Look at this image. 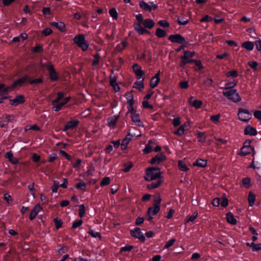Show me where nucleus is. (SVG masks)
<instances>
[{
	"instance_id": "15",
	"label": "nucleus",
	"mask_w": 261,
	"mask_h": 261,
	"mask_svg": "<svg viewBox=\"0 0 261 261\" xmlns=\"http://www.w3.org/2000/svg\"><path fill=\"white\" fill-rule=\"evenodd\" d=\"M244 134L250 136H255L257 134V131L252 126L248 125L245 129Z\"/></svg>"
},
{
	"instance_id": "37",
	"label": "nucleus",
	"mask_w": 261,
	"mask_h": 261,
	"mask_svg": "<svg viewBox=\"0 0 261 261\" xmlns=\"http://www.w3.org/2000/svg\"><path fill=\"white\" fill-rule=\"evenodd\" d=\"M156 35L160 38H163L166 36V33L164 30L158 28L156 30Z\"/></svg>"
},
{
	"instance_id": "2",
	"label": "nucleus",
	"mask_w": 261,
	"mask_h": 261,
	"mask_svg": "<svg viewBox=\"0 0 261 261\" xmlns=\"http://www.w3.org/2000/svg\"><path fill=\"white\" fill-rule=\"evenodd\" d=\"M195 53L194 51H190L188 50H185L184 51V55L181 56L180 66L184 67L186 64L188 63H193L194 60L192 58L195 55Z\"/></svg>"
},
{
	"instance_id": "4",
	"label": "nucleus",
	"mask_w": 261,
	"mask_h": 261,
	"mask_svg": "<svg viewBox=\"0 0 261 261\" xmlns=\"http://www.w3.org/2000/svg\"><path fill=\"white\" fill-rule=\"evenodd\" d=\"M238 115L239 119L244 122L248 121L251 118V114L249 111L242 108L239 109Z\"/></svg>"
},
{
	"instance_id": "34",
	"label": "nucleus",
	"mask_w": 261,
	"mask_h": 261,
	"mask_svg": "<svg viewBox=\"0 0 261 261\" xmlns=\"http://www.w3.org/2000/svg\"><path fill=\"white\" fill-rule=\"evenodd\" d=\"M162 201V199L159 195H156L154 196L153 200V206L154 207H160V203Z\"/></svg>"
},
{
	"instance_id": "40",
	"label": "nucleus",
	"mask_w": 261,
	"mask_h": 261,
	"mask_svg": "<svg viewBox=\"0 0 261 261\" xmlns=\"http://www.w3.org/2000/svg\"><path fill=\"white\" fill-rule=\"evenodd\" d=\"M179 168L184 171H187L189 170V168L186 165L181 161H179L178 164Z\"/></svg>"
},
{
	"instance_id": "47",
	"label": "nucleus",
	"mask_w": 261,
	"mask_h": 261,
	"mask_svg": "<svg viewBox=\"0 0 261 261\" xmlns=\"http://www.w3.org/2000/svg\"><path fill=\"white\" fill-rule=\"evenodd\" d=\"M88 233L93 238L98 237L100 239L101 238L100 233L98 232H94L92 229H90Z\"/></svg>"
},
{
	"instance_id": "58",
	"label": "nucleus",
	"mask_w": 261,
	"mask_h": 261,
	"mask_svg": "<svg viewBox=\"0 0 261 261\" xmlns=\"http://www.w3.org/2000/svg\"><path fill=\"white\" fill-rule=\"evenodd\" d=\"M158 24L162 27L167 28L169 26V23L165 20H160L159 21Z\"/></svg>"
},
{
	"instance_id": "30",
	"label": "nucleus",
	"mask_w": 261,
	"mask_h": 261,
	"mask_svg": "<svg viewBox=\"0 0 261 261\" xmlns=\"http://www.w3.org/2000/svg\"><path fill=\"white\" fill-rule=\"evenodd\" d=\"M11 89V88H10L9 87H6L5 85H4V84H0V92L1 93L2 95L8 94L9 90Z\"/></svg>"
},
{
	"instance_id": "21",
	"label": "nucleus",
	"mask_w": 261,
	"mask_h": 261,
	"mask_svg": "<svg viewBox=\"0 0 261 261\" xmlns=\"http://www.w3.org/2000/svg\"><path fill=\"white\" fill-rule=\"evenodd\" d=\"M163 182V180L159 179L156 182H152L147 185L149 189H153L158 188Z\"/></svg>"
},
{
	"instance_id": "6",
	"label": "nucleus",
	"mask_w": 261,
	"mask_h": 261,
	"mask_svg": "<svg viewBox=\"0 0 261 261\" xmlns=\"http://www.w3.org/2000/svg\"><path fill=\"white\" fill-rule=\"evenodd\" d=\"M14 118L13 115L9 114L3 115L0 119V126L1 127H6L8 123L12 121Z\"/></svg>"
},
{
	"instance_id": "9",
	"label": "nucleus",
	"mask_w": 261,
	"mask_h": 261,
	"mask_svg": "<svg viewBox=\"0 0 261 261\" xmlns=\"http://www.w3.org/2000/svg\"><path fill=\"white\" fill-rule=\"evenodd\" d=\"M166 159V156L162 153L157 154L154 157L152 158L150 161L152 164H159L161 162Z\"/></svg>"
},
{
	"instance_id": "41",
	"label": "nucleus",
	"mask_w": 261,
	"mask_h": 261,
	"mask_svg": "<svg viewBox=\"0 0 261 261\" xmlns=\"http://www.w3.org/2000/svg\"><path fill=\"white\" fill-rule=\"evenodd\" d=\"M126 96H127V102L129 105V106H133L135 101L133 99V95H132L130 93H128L126 94Z\"/></svg>"
},
{
	"instance_id": "60",
	"label": "nucleus",
	"mask_w": 261,
	"mask_h": 261,
	"mask_svg": "<svg viewBox=\"0 0 261 261\" xmlns=\"http://www.w3.org/2000/svg\"><path fill=\"white\" fill-rule=\"evenodd\" d=\"M85 214V206L82 204L80 206L79 209V216L80 218H82Z\"/></svg>"
},
{
	"instance_id": "26",
	"label": "nucleus",
	"mask_w": 261,
	"mask_h": 261,
	"mask_svg": "<svg viewBox=\"0 0 261 261\" xmlns=\"http://www.w3.org/2000/svg\"><path fill=\"white\" fill-rule=\"evenodd\" d=\"M160 210V207H149L147 210V213L151 215H155L157 214Z\"/></svg>"
},
{
	"instance_id": "50",
	"label": "nucleus",
	"mask_w": 261,
	"mask_h": 261,
	"mask_svg": "<svg viewBox=\"0 0 261 261\" xmlns=\"http://www.w3.org/2000/svg\"><path fill=\"white\" fill-rule=\"evenodd\" d=\"M42 81H42V78H38V79H36L32 80H30L29 82L30 84L33 85V84H39L40 83H42Z\"/></svg>"
},
{
	"instance_id": "38",
	"label": "nucleus",
	"mask_w": 261,
	"mask_h": 261,
	"mask_svg": "<svg viewBox=\"0 0 261 261\" xmlns=\"http://www.w3.org/2000/svg\"><path fill=\"white\" fill-rule=\"evenodd\" d=\"M64 93L63 92H58V96L56 98V99L53 101V105H55L57 104L59 101L61 100V99L64 97Z\"/></svg>"
},
{
	"instance_id": "27",
	"label": "nucleus",
	"mask_w": 261,
	"mask_h": 261,
	"mask_svg": "<svg viewBox=\"0 0 261 261\" xmlns=\"http://www.w3.org/2000/svg\"><path fill=\"white\" fill-rule=\"evenodd\" d=\"M132 120L134 122L137 123L138 125L141 126V120L138 114L136 112L133 113L132 115Z\"/></svg>"
},
{
	"instance_id": "11",
	"label": "nucleus",
	"mask_w": 261,
	"mask_h": 261,
	"mask_svg": "<svg viewBox=\"0 0 261 261\" xmlns=\"http://www.w3.org/2000/svg\"><path fill=\"white\" fill-rule=\"evenodd\" d=\"M42 210V207L39 204H37L31 211L30 219L33 220L34 219L38 213Z\"/></svg>"
},
{
	"instance_id": "61",
	"label": "nucleus",
	"mask_w": 261,
	"mask_h": 261,
	"mask_svg": "<svg viewBox=\"0 0 261 261\" xmlns=\"http://www.w3.org/2000/svg\"><path fill=\"white\" fill-rule=\"evenodd\" d=\"M227 76H232L233 77H236L238 76V72L237 70H232L228 72L227 73Z\"/></svg>"
},
{
	"instance_id": "54",
	"label": "nucleus",
	"mask_w": 261,
	"mask_h": 261,
	"mask_svg": "<svg viewBox=\"0 0 261 261\" xmlns=\"http://www.w3.org/2000/svg\"><path fill=\"white\" fill-rule=\"evenodd\" d=\"M133 248H134V247L133 246L126 245L125 247L121 248L120 252H124V251H128V252H129V251H130L132 250V249Z\"/></svg>"
},
{
	"instance_id": "20",
	"label": "nucleus",
	"mask_w": 261,
	"mask_h": 261,
	"mask_svg": "<svg viewBox=\"0 0 261 261\" xmlns=\"http://www.w3.org/2000/svg\"><path fill=\"white\" fill-rule=\"evenodd\" d=\"M191 106L195 107L196 109L199 108L201 105L202 102L200 100H193V97H191L189 100Z\"/></svg>"
},
{
	"instance_id": "57",
	"label": "nucleus",
	"mask_w": 261,
	"mask_h": 261,
	"mask_svg": "<svg viewBox=\"0 0 261 261\" xmlns=\"http://www.w3.org/2000/svg\"><path fill=\"white\" fill-rule=\"evenodd\" d=\"M132 135L130 134H127L125 138L122 140V143L127 145L132 139Z\"/></svg>"
},
{
	"instance_id": "52",
	"label": "nucleus",
	"mask_w": 261,
	"mask_h": 261,
	"mask_svg": "<svg viewBox=\"0 0 261 261\" xmlns=\"http://www.w3.org/2000/svg\"><path fill=\"white\" fill-rule=\"evenodd\" d=\"M175 241L176 240H175V239H171L170 240H169V241H168L166 243V245L164 247V249H167V248H169L170 247H171V246H172L173 245V244L174 243Z\"/></svg>"
},
{
	"instance_id": "51",
	"label": "nucleus",
	"mask_w": 261,
	"mask_h": 261,
	"mask_svg": "<svg viewBox=\"0 0 261 261\" xmlns=\"http://www.w3.org/2000/svg\"><path fill=\"white\" fill-rule=\"evenodd\" d=\"M89 46V44L87 41H85L81 44L79 47H81L83 51L86 50Z\"/></svg>"
},
{
	"instance_id": "12",
	"label": "nucleus",
	"mask_w": 261,
	"mask_h": 261,
	"mask_svg": "<svg viewBox=\"0 0 261 261\" xmlns=\"http://www.w3.org/2000/svg\"><path fill=\"white\" fill-rule=\"evenodd\" d=\"M133 68L135 74L139 76V79L144 74V72L142 70L141 67L138 64H135L133 66Z\"/></svg>"
},
{
	"instance_id": "46",
	"label": "nucleus",
	"mask_w": 261,
	"mask_h": 261,
	"mask_svg": "<svg viewBox=\"0 0 261 261\" xmlns=\"http://www.w3.org/2000/svg\"><path fill=\"white\" fill-rule=\"evenodd\" d=\"M110 182V178L109 177H104L100 183V186L103 187L109 185Z\"/></svg>"
},
{
	"instance_id": "29",
	"label": "nucleus",
	"mask_w": 261,
	"mask_h": 261,
	"mask_svg": "<svg viewBox=\"0 0 261 261\" xmlns=\"http://www.w3.org/2000/svg\"><path fill=\"white\" fill-rule=\"evenodd\" d=\"M207 162L205 160L202 159H197L196 161L193 163L194 166H197L200 167H205L206 166Z\"/></svg>"
},
{
	"instance_id": "63",
	"label": "nucleus",
	"mask_w": 261,
	"mask_h": 261,
	"mask_svg": "<svg viewBox=\"0 0 261 261\" xmlns=\"http://www.w3.org/2000/svg\"><path fill=\"white\" fill-rule=\"evenodd\" d=\"M4 198L5 200H6L9 204L11 203L12 202V199L11 198V196L8 194H5L4 196Z\"/></svg>"
},
{
	"instance_id": "56",
	"label": "nucleus",
	"mask_w": 261,
	"mask_h": 261,
	"mask_svg": "<svg viewBox=\"0 0 261 261\" xmlns=\"http://www.w3.org/2000/svg\"><path fill=\"white\" fill-rule=\"evenodd\" d=\"M220 115L218 114L216 115L212 116L210 118V119L211 121H212L213 122L217 123L219 122V119L220 118Z\"/></svg>"
},
{
	"instance_id": "39",
	"label": "nucleus",
	"mask_w": 261,
	"mask_h": 261,
	"mask_svg": "<svg viewBox=\"0 0 261 261\" xmlns=\"http://www.w3.org/2000/svg\"><path fill=\"white\" fill-rule=\"evenodd\" d=\"M118 119V117H115L114 118L108 119V125L112 127L114 126L116 123Z\"/></svg>"
},
{
	"instance_id": "42",
	"label": "nucleus",
	"mask_w": 261,
	"mask_h": 261,
	"mask_svg": "<svg viewBox=\"0 0 261 261\" xmlns=\"http://www.w3.org/2000/svg\"><path fill=\"white\" fill-rule=\"evenodd\" d=\"M54 221L57 229H59L62 227L63 222L61 219L57 217L54 219Z\"/></svg>"
},
{
	"instance_id": "18",
	"label": "nucleus",
	"mask_w": 261,
	"mask_h": 261,
	"mask_svg": "<svg viewBox=\"0 0 261 261\" xmlns=\"http://www.w3.org/2000/svg\"><path fill=\"white\" fill-rule=\"evenodd\" d=\"M5 157L13 164H17L18 163L17 159L14 158L13 154L11 152H7L5 154Z\"/></svg>"
},
{
	"instance_id": "1",
	"label": "nucleus",
	"mask_w": 261,
	"mask_h": 261,
	"mask_svg": "<svg viewBox=\"0 0 261 261\" xmlns=\"http://www.w3.org/2000/svg\"><path fill=\"white\" fill-rule=\"evenodd\" d=\"M159 170V168L157 167H150L146 169V175L144 178L147 181H151L155 179H160L161 177V173Z\"/></svg>"
},
{
	"instance_id": "36",
	"label": "nucleus",
	"mask_w": 261,
	"mask_h": 261,
	"mask_svg": "<svg viewBox=\"0 0 261 261\" xmlns=\"http://www.w3.org/2000/svg\"><path fill=\"white\" fill-rule=\"evenodd\" d=\"M255 200V195L252 192H249L248 195V202L250 206H252L254 205Z\"/></svg>"
},
{
	"instance_id": "14",
	"label": "nucleus",
	"mask_w": 261,
	"mask_h": 261,
	"mask_svg": "<svg viewBox=\"0 0 261 261\" xmlns=\"http://www.w3.org/2000/svg\"><path fill=\"white\" fill-rule=\"evenodd\" d=\"M24 99L22 95H18L13 99L10 100V103L12 105L17 106L24 102Z\"/></svg>"
},
{
	"instance_id": "59",
	"label": "nucleus",
	"mask_w": 261,
	"mask_h": 261,
	"mask_svg": "<svg viewBox=\"0 0 261 261\" xmlns=\"http://www.w3.org/2000/svg\"><path fill=\"white\" fill-rule=\"evenodd\" d=\"M32 50L34 53H41L43 51V48L40 45H38L36 46L33 48Z\"/></svg>"
},
{
	"instance_id": "17",
	"label": "nucleus",
	"mask_w": 261,
	"mask_h": 261,
	"mask_svg": "<svg viewBox=\"0 0 261 261\" xmlns=\"http://www.w3.org/2000/svg\"><path fill=\"white\" fill-rule=\"evenodd\" d=\"M226 217L227 221L228 223H230L232 225L236 224L237 221L234 218L233 214L229 212V213H227Z\"/></svg>"
},
{
	"instance_id": "32",
	"label": "nucleus",
	"mask_w": 261,
	"mask_h": 261,
	"mask_svg": "<svg viewBox=\"0 0 261 261\" xmlns=\"http://www.w3.org/2000/svg\"><path fill=\"white\" fill-rule=\"evenodd\" d=\"M51 25L55 27L59 30H60L61 31H64L65 25L64 23L62 22H51L50 23Z\"/></svg>"
},
{
	"instance_id": "16",
	"label": "nucleus",
	"mask_w": 261,
	"mask_h": 261,
	"mask_svg": "<svg viewBox=\"0 0 261 261\" xmlns=\"http://www.w3.org/2000/svg\"><path fill=\"white\" fill-rule=\"evenodd\" d=\"M254 151L253 147H242L240 153L241 156H246L251 153V151Z\"/></svg>"
},
{
	"instance_id": "25",
	"label": "nucleus",
	"mask_w": 261,
	"mask_h": 261,
	"mask_svg": "<svg viewBox=\"0 0 261 261\" xmlns=\"http://www.w3.org/2000/svg\"><path fill=\"white\" fill-rule=\"evenodd\" d=\"M196 137L200 142H204L206 138V135L204 132H198L196 133Z\"/></svg>"
},
{
	"instance_id": "28",
	"label": "nucleus",
	"mask_w": 261,
	"mask_h": 261,
	"mask_svg": "<svg viewBox=\"0 0 261 261\" xmlns=\"http://www.w3.org/2000/svg\"><path fill=\"white\" fill-rule=\"evenodd\" d=\"M154 24L153 20L151 19H145L143 22L144 27L149 29L152 28L154 26Z\"/></svg>"
},
{
	"instance_id": "55",
	"label": "nucleus",
	"mask_w": 261,
	"mask_h": 261,
	"mask_svg": "<svg viewBox=\"0 0 261 261\" xmlns=\"http://www.w3.org/2000/svg\"><path fill=\"white\" fill-rule=\"evenodd\" d=\"M83 223V221L82 220H79L77 221H75L72 223V228L75 229L79 226H80Z\"/></svg>"
},
{
	"instance_id": "64",
	"label": "nucleus",
	"mask_w": 261,
	"mask_h": 261,
	"mask_svg": "<svg viewBox=\"0 0 261 261\" xmlns=\"http://www.w3.org/2000/svg\"><path fill=\"white\" fill-rule=\"evenodd\" d=\"M180 124V119L179 117L175 118L173 120V125L175 127H177Z\"/></svg>"
},
{
	"instance_id": "23",
	"label": "nucleus",
	"mask_w": 261,
	"mask_h": 261,
	"mask_svg": "<svg viewBox=\"0 0 261 261\" xmlns=\"http://www.w3.org/2000/svg\"><path fill=\"white\" fill-rule=\"evenodd\" d=\"M242 47L248 50H252L254 48V43L250 41H246L242 44Z\"/></svg>"
},
{
	"instance_id": "45",
	"label": "nucleus",
	"mask_w": 261,
	"mask_h": 261,
	"mask_svg": "<svg viewBox=\"0 0 261 261\" xmlns=\"http://www.w3.org/2000/svg\"><path fill=\"white\" fill-rule=\"evenodd\" d=\"M243 185L247 188H249L250 187V179L248 177H246L243 179L242 180Z\"/></svg>"
},
{
	"instance_id": "49",
	"label": "nucleus",
	"mask_w": 261,
	"mask_h": 261,
	"mask_svg": "<svg viewBox=\"0 0 261 261\" xmlns=\"http://www.w3.org/2000/svg\"><path fill=\"white\" fill-rule=\"evenodd\" d=\"M94 60L93 61L92 64L93 66H96L98 64L99 59L100 58L99 55L98 53H96L94 56Z\"/></svg>"
},
{
	"instance_id": "35",
	"label": "nucleus",
	"mask_w": 261,
	"mask_h": 261,
	"mask_svg": "<svg viewBox=\"0 0 261 261\" xmlns=\"http://www.w3.org/2000/svg\"><path fill=\"white\" fill-rule=\"evenodd\" d=\"M160 82V78L152 77L150 81V85L152 88H155Z\"/></svg>"
},
{
	"instance_id": "8",
	"label": "nucleus",
	"mask_w": 261,
	"mask_h": 261,
	"mask_svg": "<svg viewBox=\"0 0 261 261\" xmlns=\"http://www.w3.org/2000/svg\"><path fill=\"white\" fill-rule=\"evenodd\" d=\"M130 234L134 237L139 239L142 242H144L145 240V237L139 227H136L134 230H131Z\"/></svg>"
},
{
	"instance_id": "10",
	"label": "nucleus",
	"mask_w": 261,
	"mask_h": 261,
	"mask_svg": "<svg viewBox=\"0 0 261 261\" xmlns=\"http://www.w3.org/2000/svg\"><path fill=\"white\" fill-rule=\"evenodd\" d=\"M140 7L144 10L150 12L152 9L155 10L157 9L158 6L156 5L151 3L150 5L144 1H141L139 4Z\"/></svg>"
},
{
	"instance_id": "43",
	"label": "nucleus",
	"mask_w": 261,
	"mask_h": 261,
	"mask_svg": "<svg viewBox=\"0 0 261 261\" xmlns=\"http://www.w3.org/2000/svg\"><path fill=\"white\" fill-rule=\"evenodd\" d=\"M110 15L115 19H117L118 18V14L115 8H112L109 11Z\"/></svg>"
},
{
	"instance_id": "22",
	"label": "nucleus",
	"mask_w": 261,
	"mask_h": 261,
	"mask_svg": "<svg viewBox=\"0 0 261 261\" xmlns=\"http://www.w3.org/2000/svg\"><path fill=\"white\" fill-rule=\"evenodd\" d=\"M144 78H143L141 80L139 81H136L134 84L133 87L136 89H138L140 91H142L144 88V84L143 81Z\"/></svg>"
},
{
	"instance_id": "5",
	"label": "nucleus",
	"mask_w": 261,
	"mask_h": 261,
	"mask_svg": "<svg viewBox=\"0 0 261 261\" xmlns=\"http://www.w3.org/2000/svg\"><path fill=\"white\" fill-rule=\"evenodd\" d=\"M42 66L46 67L49 72L50 79L51 81H55L58 79V76L52 64L48 63L46 65H42Z\"/></svg>"
},
{
	"instance_id": "48",
	"label": "nucleus",
	"mask_w": 261,
	"mask_h": 261,
	"mask_svg": "<svg viewBox=\"0 0 261 261\" xmlns=\"http://www.w3.org/2000/svg\"><path fill=\"white\" fill-rule=\"evenodd\" d=\"M198 216L197 212H194L193 214L190 216L189 218L186 221L185 223H187L189 222H193L196 218Z\"/></svg>"
},
{
	"instance_id": "24",
	"label": "nucleus",
	"mask_w": 261,
	"mask_h": 261,
	"mask_svg": "<svg viewBox=\"0 0 261 261\" xmlns=\"http://www.w3.org/2000/svg\"><path fill=\"white\" fill-rule=\"evenodd\" d=\"M153 143H154V142L153 141H149L148 143L146 145L145 148L143 150V152L145 153H149L151 152L152 151V146L151 144Z\"/></svg>"
},
{
	"instance_id": "19",
	"label": "nucleus",
	"mask_w": 261,
	"mask_h": 261,
	"mask_svg": "<svg viewBox=\"0 0 261 261\" xmlns=\"http://www.w3.org/2000/svg\"><path fill=\"white\" fill-rule=\"evenodd\" d=\"M85 41V36L83 34L79 35L77 36H76L74 38V42L78 46H79L82 43V42H83Z\"/></svg>"
},
{
	"instance_id": "33",
	"label": "nucleus",
	"mask_w": 261,
	"mask_h": 261,
	"mask_svg": "<svg viewBox=\"0 0 261 261\" xmlns=\"http://www.w3.org/2000/svg\"><path fill=\"white\" fill-rule=\"evenodd\" d=\"M28 80V77L27 76H23L21 78H20L17 81H16L13 85V87H16L18 85H20L22 83H24L26 81Z\"/></svg>"
},
{
	"instance_id": "3",
	"label": "nucleus",
	"mask_w": 261,
	"mask_h": 261,
	"mask_svg": "<svg viewBox=\"0 0 261 261\" xmlns=\"http://www.w3.org/2000/svg\"><path fill=\"white\" fill-rule=\"evenodd\" d=\"M223 94L233 102H237L241 100V97L235 89H229L227 91L223 92Z\"/></svg>"
},
{
	"instance_id": "7",
	"label": "nucleus",
	"mask_w": 261,
	"mask_h": 261,
	"mask_svg": "<svg viewBox=\"0 0 261 261\" xmlns=\"http://www.w3.org/2000/svg\"><path fill=\"white\" fill-rule=\"evenodd\" d=\"M168 39L173 43L183 44L186 42L185 38L179 34L171 35L169 36Z\"/></svg>"
},
{
	"instance_id": "13",
	"label": "nucleus",
	"mask_w": 261,
	"mask_h": 261,
	"mask_svg": "<svg viewBox=\"0 0 261 261\" xmlns=\"http://www.w3.org/2000/svg\"><path fill=\"white\" fill-rule=\"evenodd\" d=\"M79 123V120L70 121L66 123L63 130L66 131L68 129H72L76 127Z\"/></svg>"
},
{
	"instance_id": "44",
	"label": "nucleus",
	"mask_w": 261,
	"mask_h": 261,
	"mask_svg": "<svg viewBox=\"0 0 261 261\" xmlns=\"http://www.w3.org/2000/svg\"><path fill=\"white\" fill-rule=\"evenodd\" d=\"M75 187L78 189L85 190L86 188V184L85 182H80L76 184Z\"/></svg>"
},
{
	"instance_id": "62",
	"label": "nucleus",
	"mask_w": 261,
	"mask_h": 261,
	"mask_svg": "<svg viewBox=\"0 0 261 261\" xmlns=\"http://www.w3.org/2000/svg\"><path fill=\"white\" fill-rule=\"evenodd\" d=\"M54 106V107H53V109L56 112L60 110L62 107L63 106V104L61 102H58L57 104Z\"/></svg>"
},
{
	"instance_id": "53",
	"label": "nucleus",
	"mask_w": 261,
	"mask_h": 261,
	"mask_svg": "<svg viewBox=\"0 0 261 261\" xmlns=\"http://www.w3.org/2000/svg\"><path fill=\"white\" fill-rule=\"evenodd\" d=\"M59 186V183L58 181L54 180V185L51 187V190L53 192L56 193L57 192L58 187Z\"/></svg>"
},
{
	"instance_id": "31",
	"label": "nucleus",
	"mask_w": 261,
	"mask_h": 261,
	"mask_svg": "<svg viewBox=\"0 0 261 261\" xmlns=\"http://www.w3.org/2000/svg\"><path fill=\"white\" fill-rule=\"evenodd\" d=\"M188 125L187 123H185L184 124L180 126L179 128L174 132V134L178 136H181L184 134V133L186 129V127Z\"/></svg>"
}]
</instances>
